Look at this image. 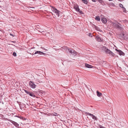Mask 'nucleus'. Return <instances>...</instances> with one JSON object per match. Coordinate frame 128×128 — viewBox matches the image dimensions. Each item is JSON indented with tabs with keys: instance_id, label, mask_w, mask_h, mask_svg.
I'll use <instances>...</instances> for the list:
<instances>
[{
	"instance_id": "9d476101",
	"label": "nucleus",
	"mask_w": 128,
	"mask_h": 128,
	"mask_svg": "<svg viewBox=\"0 0 128 128\" xmlns=\"http://www.w3.org/2000/svg\"><path fill=\"white\" fill-rule=\"evenodd\" d=\"M101 20L102 22L103 23L105 24L107 22V19L106 18L104 17L102 18Z\"/></svg>"
},
{
	"instance_id": "58836bf2",
	"label": "nucleus",
	"mask_w": 128,
	"mask_h": 128,
	"mask_svg": "<svg viewBox=\"0 0 128 128\" xmlns=\"http://www.w3.org/2000/svg\"><path fill=\"white\" fill-rule=\"evenodd\" d=\"M109 1H112L113 0H108Z\"/></svg>"
},
{
	"instance_id": "aec40b11",
	"label": "nucleus",
	"mask_w": 128,
	"mask_h": 128,
	"mask_svg": "<svg viewBox=\"0 0 128 128\" xmlns=\"http://www.w3.org/2000/svg\"><path fill=\"white\" fill-rule=\"evenodd\" d=\"M108 4L109 6H114V4L113 3H109Z\"/></svg>"
},
{
	"instance_id": "a878e982",
	"label": "nucleus",
	"mask_w": 128,
	"mask_h": 128,
	"mask_svg": "<svg viewBox=\"0 0 128 128\" xmlns=\"http://www.w3.org/2000/svg\"><path fill=\"white\" fill-rule=\"evenodd\" d=\"M78 12L81 14H84L83 12L82 11L80 10H80H79L78 11Z\"/></svg>"
},
{
	"instance_id": "5701e85b",
	"label": "nucleus",
	"mask_w": 128,
	"mask_h": 128,
	"mask_svg": "<svg viewBox=\"0 0 128 128\" xmlns=\"http://www.w3.org/2000/svg\"><path fill=\"white\" fill-rule=\"evenodd\" d=\"M83 3L85 4H87L88 3L87 0H82Z\"/></svg>"
},
{
	"instance_id": "a19ab883",
	"label": "nucleus",
	"mask_w": 128,
	"mask_h": 128,
	"mask_svg": "<svg viewBox=\"0 0 128 128\" xmlns=\"http://www.w3.org/2000/svg\"><path fill=\"white\" fill-rule=\"evenodd\" d=\"M91 34H90H90H90V35H91Z\"/></svg>"
},
{
	"instance_id": "c85d7f7f",
	"label": "nucleus",
	"mask_w": 128,
	"mask_h": 128,
	"mask_svg": "<svg viewBox=\"0 0 128 128\" xmlns=\"http://www.w3.org/2000/svg\"><path fill=\"white\" fill-rule=\"evenodd\" d=\"M122 8V10H123V12H126V8L124 7H123V8Z\"/></svg>"
},
{
	"instance_id": "0eeeda50",
	"label": "nucleus",
	"mask_w": 128,
	"mask_h": 128,
	"mask_svg": "<svg viewBox=\"0 0 128 128\" xmlns=\"http://www.w3.org/2000/svg\"><path fill=\"white\" fill-rule=\"evenodd\" d=\"M96 40L99 42H102L103 41V39L100 37L99 36H97L96 37Z\"/></svg>"
},
{
	"instance_id": "423d86ee",
	"label": "nucleus",
	"mask_w": 128,
	"mask_h": 128,
	"mask_svg": "<svg viewBox=\"0 0 128 128\" xmlns=\"http://www.w3.org/2000/svg\"><path fill=\"white\" fill-rule=\"evenodd\" d=\"M30 86L32 88H35L36 86L33 82L30 81L29 83Z\"/></svg>"
},
{
	"instance_id": "c756f323",
	"label": "nucleus",
	"mask_w": 128,
	"mask_h": 128,
	"mask_svg": "<svg viewBox=\"0 0 128 128\" xmlns=\"http://www.w3.org/2000/svg\"><path fill=\"white\" fill-rule=\"evenodd\" d=\"M12 55L14 56H16V53L15 52H14L13 53Z\"/></svg>"
},
{
	"instance_id": "4468645a",
	"label": "nucleus",
	"mask_w": 128,
	"mask_h": 128,
	"mask_svg": "<svg viewBox=\"0 0 128 128\" xmlns=\"http://www.w3.org/2000/svg\"><path fill=\"white\" fill-rule=\"evenodd\" d=\"M74 8L77 12L80 9L79 8L78 6L75 5L74 6Z\"/></svg>"
},
{
	"instance_id": "6ab92c4d",
	"label": "nucleus",
	"mask_w": 128,
	"mask_h": 128,
	"mask_svg": "<svg viewBox=\"0 0 128 128\" xmlns=\"http://www.w3.org/2000/svg\"><path fill=\"white\" fill-rule=\"evenodd\" d=\"M19 106L20 108L21 109H22V108H23L25 106L24 105L22 104H19Z\"/></svg>"
},
{
	"instance_id": "4c0bfd02",
	"label": "nucleus",
	"mask_w": 128,
	"mask_h": 128,
	"mask_svg": "<svg viewBox=\"0 0 128 128\" xmlns=\"http://www.w3.org/2000/svg\"><path fill=\"white\" fill-rule=\"evenodd\" d=\"M119 24L118 23V24H117L116 25V26H114V27H115V28H116V26H117V25H118V24Z\"/></svg>"
},
{
	"instance_id": "f3484780",
	"label": "nucleus",
	"mask_w": 128,
	"mask_h": 128,
	"mask_svg": "<svg viewBox=\"0 0 128 128\" xmlns=\"http://www.w3.org/2000/svg\"><path fill=\"white\" fill-rule=\"evenodd\" d=\"M30 96H31L35 97V96L34 95V93L32 92H30V94H29Z\"/></svg>"
},
{
	"instance_id": "ea45409f",
	"label": "nucleus",
	"mask_w": 128,
	"mask_h": 128,
	"mask_svg": "<svg viewBox=\"0 0 128 128\" xmlns=\"http://www.w3.org/2000/svg\"><path fill=\"white\" fill-rule=\"evenodd\" d=\"M32 8H34V7H32Z\"/></svg>"
},
{
	"instance_id": "b1692460",
	"label": "nucleus",
	"mask_w": 128,
	"mask_h": 128,
	"mask_svg": "<svg viewBox=\"0 0 128 128\" xmlns=\"http://www.w3.org/2000/svg\"><path fill=\"white\" fill-rule=\"evenodd\" d=\"M116 28L119 29H121V27L119 24H118V25H117V26H116Z\"/></svg>"
},
{
	"instance_id": "ddd939ff",
	"label": "nucleus",
	"mask_w": 128,
	"mask_h": 128,
	"mask_svg": "<svg viewBox=\"0 0 128 128\" xmlns=\"http://www.w3.org/2000/svg\"><path fill=\"white\" fill-rule=\"evenodd\" d=\"M85 66L86 67L88 68H92V66L91 65L86 63L85 64Z\"/></svg>"
},
{
	"instance_id": "e433bc0d",
	"label": "nucleus",
	"mask_w": 128,
	"mask_h": 128,
	"mask_svg": "<svg viewBox=\"0 0 128 128\" xmlns=\"http://www.w3.org/2000/svg\"><path fill=\"white\" fill-rule=\"evenodd\" d=\"M10 34V35L13 36H14V35L13 34Z\"/></svg>"
},
{
	"instance_id": "9b49d317",
	"label": "nucleus",
	"mask_w": 128,
	"mask_h": 128,
	"mask_svg": "<svg viewBox=\"0 0 128 128\" xmlns=\"http://www.w3.org/2000/svg\"><path fill=\"white\" fill-rule=\"evenodd\" d=\"M62 48L66 50V51L67 52H68L69 50V48H68L67 46H64Z\"/></svg>"
},
{
	"instance_id": "a211bd4d",
	"label": "nucleus",
	"mask_w": 128,
	"mask_h": 128,
	"mask_svg": "<svg viewBox=\"0 0 128 128\" xmlns=\"http://www.w3.org/2000/svg\"><path fill=\"white\" fill-rule=\"evenodd\" d=\"M95 19L98 21H100V16H97L96 17Z\"/></svg>"
},
{
	"instance_id": "7c9ffc66",
	"label": "nucleus",
	"mask_w": 128,
	"mask_h": 128,
	"mask_svg": "<svg viewBox=\"0 0 128 128\" xmlns=\"http://www.w3.org/2000/svg\"><path fill=\"white\" fill-rule=\"evenodd\" d=\"M19 118H20L21 119L23 120H25L26 119L25 118L24 119L23 118L22 116H20L19 117Z\"/></svg>"
},
{
	"instance_id": "dca6fc26",
	"label": "nucleus",
	"mask_w": 128,
	"mask_h": 128,
	"mask_svg": "<svg viewBox=\"0 0 128 128\" xmlns=\"http://www.w3.org/2000/svg\"><path fill=\"white\" fill-rule=\"evenodd\" d=\"M96 93L97 96L99 97H100L102 94L98 90L96 91Z\"/></svg>"
},
{
	"instance_id": "473e14b6",
	"label": "nucleus",
	"mask_w": 128,
	"mask_h": 128,
	"mask_svg": "<svg viewBox=\"0 0 128 128\" xmlns=\"http://www.w3.org/2000/svg\"><path fill=\"white\" fill-rule=\"evenodd\" d=\"M100 128H106L100 125Z\"/></svg>"
},
{
	"instance_id": "c9c22d12",
	"label": "nucleus",
	"mask_w": 128,
	"mask_h": 128,
	"mask_svg": "<svg viewBox=\"0 0 128 128\" xmlns=\"http://www.w3.org/2000/svg\"><path fill=\"white\" fill-rule=\"evenodd\" d=\"M92 1L94 2H96V0H92Z\"/></svg>"
},
{
	"instance_id": "cd10ccee",
	"label": "nucleus",
	"mask_w": 128,
	"mask_h": 128,
	"mask_svg": "<svg viewBox=\"0 0 128 128\" xmlns=\"http://www.w3.org/2000/svg\"><path fill=\"white\" fill-rule=\"evenodd\" d=\"M100 4H102V3L103 2V1L102 0H98Z\"/></svg>"
},
{
	"instance_id": "4be33fe9",
	"label": "nucleus",
	"mask_w": 128,
	"mask_h": 128,
	"mask_svg": "<svg viewBox=\"0 0 128 128\" xmlns=\"http://www.w3.org/2000/svg\"><path fill=\"white\" fill-rule=\"evenodd\" d=\"M122 22H124V23H127L128 22V21L127 20H122Z\"/></svg>"
},
{
	"instance_id": "412c9836",
	"label": "nucleus",
	"mask_w": 128,
	"mask_h": 128,
	"mask_svg": "<svg viewBox=\"0 0 128 128\" xmlns=\"http://www.w3.org/2000/svg\"><path fill=\"white\" fill-rule=\"evenodd\" d=\"M118 22H116V21H115L114 22V23H113V26H114H114H116V25H117V24H118Z\"/></svg>"
},
{
	"instance_id": "1a4fd4ad",
	"label": "nucleus",
	"mask_w": 128,
	"mask_h": 128,
	"mask_svg": "<svg viewBox=\"0 0 128 128\" xmlns=\"http://www.w3.org/2000/svg\"><path fill=\"white\" fill-rule=\"evenodd\" d=\"M9 121H10V122L12 123L16 127H18L19 126V124L17 122L11 120H10Z\"/></svg>"
},
{
	"instance_id": "f8f14e48",
	"label": "nucleus",
	"mask_w": 128,
	"mask_h": 128,
	"mask_svg": "<svg viewBox=\"0 0 128 128\" xmlns=\"http://www.w3.org/2000/svg\"><path fill=\"white\" fill-rule=\"evenodd\" d=\"M103 52H106V50L108 49L106 46H102L101 48Z\"/></svg>"
},
{
	"instance_id": "7ed1b4c3",
	"label": "nucleus",
	"mask_w": 128,
	"mask_h": 128,
	"mask_svg": "<svg viewBox=\"0 0 128 128\" xmlns=\"http://www.w3.org/2000/svg\"><path fill=\"white\" fill-rule=\"evenodd\" d=\"M30 54H40V55H44V56L46 55V54L45 53H44L40 51H37L35 52L34 53V52H33L32 53H30Z\"/></svg>"
},
{
	"instance_id": "39448f33",
	"label": "nucleus",
	"mask_w": 128,
	"mask_h": 128,
	"mask_svg": "<svg viewBox=\"0 0 128 128\" xmlns=\"http://www.w3.org/2000/svg\"><path fill=\"white\" fill-rule=\"evenodd\" d=\"M107 54H109V55L112 56H115V54L109 50L108 48L106 50L105 52Z\"/></svg>"
},
{
	"instance_id": "f257e3e1",
	"label": "nucleus",
	"mask_w": 128,
	"mask_h": 128,
	"mask_svg": "<svg viewBox=\"0 0 128 128\" xmlns=\"http://www.w3.org/2000/svg\"><path fill=\"white\" fill-rule=\"evenodd\" d=\"M52 8V11L54 12L59 17V16L60 14V11L58 10L57 9L54 7H53Z\"/></svg>"
},
{
	"instance_id": "6e6552de",
	"label": "nucleus",
	"mask_w": 128,
	"mask_h": 128,
	"mask_svg": "<svg viewBox=\"0 0 128 128\" xmlns=\"http://www.w3.org/2000/svg\"><path fill=\"white\" fill-rule=\"evenodd\" d=\"M68 52H69L70 53H71L72 54H73L74 56L76 55L77 54V52H76L75 51L73 50H70V48Z\"/></svg>"
},
{
	"instance_id": "2f4dec72",
	"label": "nucleus",
	"mask_w": 128,
	"mask_h": 128,
	"mask_svg": "<svg viewBox=\"0 0 128 128\" xmlns=\"http://www.w3.org/2000/svg\"><path fill=\"white\" fill-rule=\"evenodd\" d=\"M119 6L120 7H122V8H123V7H124L121 4H119Z\"/></svg>"
},
{
	"instance_id": "2eb2a0df",
	"label": "nucleus",
	"mask_w": 128,
	"mask_h": 128,
	"mask_svg": "<svg viewBox=\"0 0 128 128\" xmlns=\"http://www.w3.org/2000/svg\"><path fill=\"white\" fill-rule=\"evenodd\" d=\"M118 52L120 56L122 55L123 56L124 54V53L120 50H119V51H118Z\"/></svg>"
},
{
	"instance_id": "79ce46f5",
	"label": "nucleus",
	"mask_w": 128,
	"mask_h": 128,
	"mask_svg": "<svg viewBox=\"0 0 128 128\" xmlns=\"http://www.w3.org/2000/svg\"><path fill=\"white\" fill-rule=\"evenodd\" d=\"M36 28H38V27H36Z\"/></svg>"
},
{
	"instance_id": "f704fd0d",
	"label": "nucleus",
	"mask_w": 128,
	"mask_h": 128,
	"mask_svg": "<svg viewBox=\"0 0 128 128\" xmlns=\"http://www.w3.org/2000/svg\"><path fill=\"white\" fill-rule=\"evenodd\" d=\"M115 50H116V51H117L118 52V51H119V50H117V49L116 48H115Z\"/></svg>"
},
{
	"instance_id": "bb28decb",
	"label": "nucleus",
	"mask_w": 128,
	"mask_h": 128,
	"mask_svg": "<svg viewBox=\"0 0 128 128\" xmlns=\"http://www.w3.org/2000/svg\"><path fill=\"white\" fill-rule=\"evenodd\" d=\"M24 90L26 94H29L30 92L26 90Z\"/></svg>"
},
{
	"instance_id": "393cba45",
	"label": "nucleus",
	"mask_w": 128,
	"mask_h": 128,
	"mask_svg": "<svg viewBox=\"0 0 128 128\" xmlns=\"http://www.w3.org/2000/svg\"><path fill=\"white\" fill-rule=\"evenodd\" d=\"M52 115L53 116H58L56 112H54L52 114Z\"/></svg>"
},
{
	"instance_id": "20e7f679",
	"label": "nucleus",
	"mask_w": 128,
	"mask_h": 128,
	"mask_svg": "<svg viewBox=\"0 0 128 128\" xmlns=\"http://www.w3.org/2000/svg\"><path fill=\"white\" fill-rule=\"evenodd\" d=\"M85 114H87L88 115L90 116L91 117H92V119L94 120H97V118L94 116L93 114H91L89 112H86Z\"/></svg>"
},
{
	"instance_id": "f03ea898",
	"label": "nucleus",
	"mask_w": 128,
	"mask_h": 128,
	"mask_svg": "<svg viewBox=\"0 0 128 128\" xmlns=\"http://www.w3.org/2000/svg\"><path fill=\"white\" fill-rule=\"evenodd\" d=\"M120 35L122 38L124 39L128 40V34L126 33H122Z\"/></svg>"
},
{
	"instance_id": "72a5a7b5",
	"label": "nucleus",
	"mask_w": 128,
	"mask_h": 128,
	"mask_svg": "<svg viewBox=\"0 0 128 128\" xmlns=\"http://www.w3.org/2000/svg\"><path fill=\"white\" fill-rule=\"evenodd\" d=\"M110 22L113 25V23H114V22H112V21H110Z\"/></svg>"
}]
</instances>
